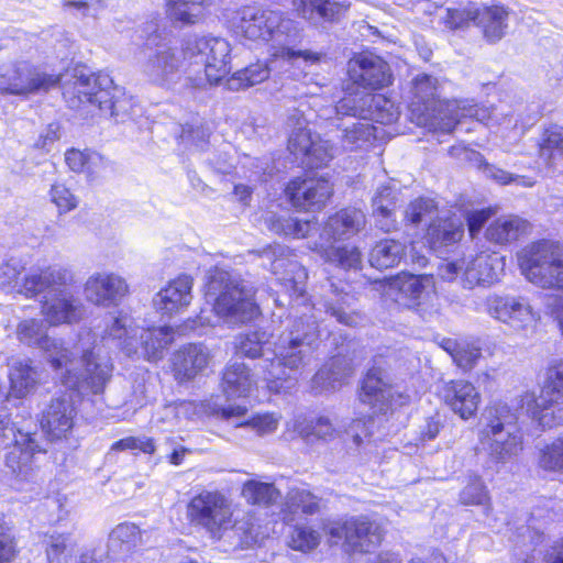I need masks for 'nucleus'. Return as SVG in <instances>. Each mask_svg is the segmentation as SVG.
<instances>
[{"instance_id":"nucleus-8","label":"nucleus","mask_w":563,"mask_h":563,"mask_svg":"<svg viewBox=\"0 0 563 563\" xmlns=\"http://www.w3.org/2000/svg\"><path fill=\"white\" fill-rule=\"evenodd\" d=\"M234 24L238 31L252 41H276L286 43L296 31L292 20L279 10L261 7H243L236 11Z\"/></svg>"},{"instance_id":"nucleus-37","label":"nucleus","mask_w":563,"mask_h":563,"mask_svg":"<svg viewBox=\"0 0 563 563\" xmlns=\"http://www.w3.org/2000/svg\"><path fill=\"white\" fill-rule=\"evenodd\" d=\"M508 11L500 5L476 9L475 22L482 29L484 37L496 43L500 41L508 27Z\"/></svg>"},{"instance_id":"nucleus-24","label":"nucleus","mask_w":563,"mask_h":563,"mask_svg":"<svg viewBox=\"0 0 563 563\" xmlns=\"http://www.w3.org/2000/svg\"><path fill=\"white\" fill-rule=\"evenodd\" d=\"M441 397L444 404L463 420L474 417L482 401L477 388L464 379L446 382L442 387Z\"/></svg>"},{"instance_id":"nucleus-15","label":"nucleus","mask_w":563,"mask_h":563,"mask_svg":"<svg viewBox=\"0 0 563 563\" xmlns=\"http://www.w3.org/2000/svg\"><path fill=\"white\" fill-rule=\"evenodd\" d=\"M336 112L351 117H361L366 121H376L390 124L398 119L395 104L383 95L364 92L362 95H347L336 103Z\"/></svg>"},{"instance_id":"nucleus-10","label":"nucleus","mask_w":563,"mask_h":563,"mask_svg":"<svg viewBox=\"0 0 563 563\" xmlns=\"http://www.w3.org/2000/svg\"><path fill=\"white\" fill-rule=\"evenodd\" d=\"M290 129L288 150L301 164L318 168L333 158V146L329 141H322L318 135H312L308 119L299 111H295L288 118Z\"/></svg>"},{"instance_id":"nucleus-17","label":"nucleus","mask_w":563,"mask_h":563,"mask_svg":"<svg viewBox=\"0 0 563 563\" xmlns=\"http://www.w3.org/2000/svg\"><path fill=\"white\" fill-rule=\"evenodd\" d=\"M67 284H56L41 292L44 294L41 311L49 325L74 323L81 318V303L65 288Z\"/></svg>"},{"instance_id":"nucleus-43","label":"nucleus","mask_w":563,"mask_h":563,"mask_svg":"<svg viewBox=\"0 0 563 563\" xmlns=\"http://www.w3.org/2000/svg\"><path fill=\"white\" fill-rule=\"evenodd\" d=\"M406 254L404 243L385 239L377 242L369 253V263L377 269H386L397 266Z\"/></svg>"},{"instance_id":"nucleus-52","label":"nucleus","mask_w":563,"mask_h":563,"mask_svg":"<svg viewBox=\"0 0 563 563\" xmlns=\"http://www.w3.org/2000/svg\"><path fill=\"white\" fill-rule=\"evenodd\" d=\"M286 511L292 515H312L319 511V499L305 488H292L287 494Z\"/></svg>"},{"instance_id":"nucleus-3","label":"nucleus","mask_w":563,"mask_h":563,"mask_svg":"<svg viewBox=\"0 0 563 563\" xmlns=\"http://www.w3.org/2000/svg\"><path fill=\"white\" fill-rule=\"evenodd\" d=\"M207 295L213 298V311L229 325L253 321L261 311L255 302V288L239 275L214 269L208 282Z\"/></svg>"},{"instance_id":"nucleus-14","label":"nucleus","mask_w":563,"mask_h":563,"mask_svg":"<svg viewBox=\"0 0 563 563\" xmlns=\"http://www.w3.org/2000/svg\"><path fill=\"white\" fill-rule=\"evenodd\" d=\"M487 312L522 335L532 333L540 320V313L522 297H490L487 299Z\"/></svg>"},{"instance_id":"nucleus-2","label":"nucleus","mask_w":563,"mask_h":563,"mask_svg":"<svg viewBox=\"0 0 563 563\" xmlns=\"http://www.w3.org/2000/svg\"><path fill=\"white\" fill-rule=\"evenodd\" d=\"M319 338L314 317L289 321L276 342L274 357L263 361L264 380L271 391H287L296 385L301 371L310 363Z\"/></svg>"},{"instance_id":"nucleus-22","label":"nucleus","mask_w":563,"mask_h":563,"mask_svg":"<svg viewBox=\"0 0 563 563\" xmlns=\"http://www.w3.org/2000/svg\"><path fill=\"white\" fill-rule=\"evenodd\" d=\"M505 260L495 252H481L464 264L462 285L472 289L475 286H490L499 279Z\"/></svg>"},{"instance_id":"nucleus-13","label":"nucleus","mask_w":563,"mask_h":563,"mask_svg":"<svg viewBox=\"0 0 563 563\" xmlns=\"http://www.w3.org/2000/svg\"><path fill=\"white\" fill-rule=\"evenodd\" d=\"M59 75L48 74L26 62L5 64L0 67V92L27 96L48 91L58 86Z\"/></svg>"},{"instance_id":"nucleus-46","label":"nucleus","mask_w":563,"mask_h":563,"mask_svg":"<svg viewBox=\"0 0 563 563\" xmlns=\"http://www.w3.org/2000/svg\"><path fill=\"white\" fill-rule=\"evenodd\" d=\"M294 430L303 439L309 440L316 437L321 440H331L339 434L340 429L328 417H319L313 421H308L303 417H298L294 421Z\"/></svg>"},{"instance_id":"nucleus-5","label":"nucleus","mask_w":563,"mask_h":563,"mask_svg":"<svg viewBox=\"0 0 563 563\" xmlns=\"http://www.w3.org/2000/svg\"><path fill=\"white\" fill-rule=\"evenodd\" d=\"M484 419L479 440L494 461L505 463L522 451V435L517 427V416L507 404H492L485 409Z\"/></svg>"},{"instance_id":"nucleus-26","label":"nucleus","mask_w":563,"mask_h":563,"mask_svg":"<svg viewBox=\"0 0 563 563\" xmlns=\"http://www.w3.org/2000/svg\"><path fill=\"white\" fill-rule=\"evenodd\" d=\"M560 397L545 389L538 398L532 394L525 395L529 416L543 430L563 426V400Z\"/></svg>"},{"instance_id":"nucleus-4","label":"nucleus","mask_w":563,"mask_h":563,"mask_svg":"<svg viewBox=\"0 0 563 563\" xmlns=\"http://www.w3.org/2000/svg\"><path fill=\"white\" fill-rule=\"evenodd\" d=\"M63 96L71 109L95 108L115 120L126 117L132 106L123 89L102 73L77 77L65 86Z\"/></svg>"},{"instance_id":"nucleus-61","label":"nucleus","mask_w":563,"mask_h":563,"mask_svg":"<svg viewBox=\"0 0 563 563\" xmlns=\"http://www.w3.org/2000/svg\"><path fill=\"white\" fill-rule=\"evenodd\" d=\"M165 410L167 415L173 413L177 421L195 420L196 418H200L208 412L207 406L205 404H198L190 400L174 402L168 405Z\"/></svg>"},{"instance_id":"nucleus-36","label":"nucleus","mask_w":563,"mask_h":563,"mask_svg":"<svg viewBox=\"0 0 563 563\" xmlns=\"http://www.w3.org/2000/svg\"><path fill=\"white\" fill-rule=\"evenodd\" d=\"M464 234L463 222L459 217L439 218L428 229L427 240L434 251L457 243Z\"/></svg>"},{"instance_id":"nucleus-44","label":"nucleus","mask_w":563,"mask_h":563,"mask_svg":"<svg viewBox=\"0 0 563 563\" xmlns=\"http://www.w3.org/2000/svg\"><path fill=\"white\" fill-rule=\"evenodd\" d=\"M440 346L448 352L453 362L464 371L473 368L482 356L481 347L467 342H459L450 338L442 339Z\"/></svg>"},{"instance_id":"nucleus-53","label":"nucleus","mask_w":563,"mask_h":563,"mask_svg":"<svg viewBox=\"0 0 563 563\" xmlns=\"http://www.w3.org/2000/svg\"><path fill=\"white\" fill-rule=\"evenodd\" d=\"M142 329H128V318L121 317L117 318L110 328V335L113 339H117L120 342L121 349L129 355H134L139 351V345H141V334Z\"/></svg>"},{"instance_id":"nucleus-11","label":"nucleus","mask_w":563,"mask_h":563,"mask_svg":"<svg viewBox=\"0 0 563 563\" xmlns=\"http://www.w3.org/2000/svg\"><path fill=\"white\" fill-rule=\"evenodd\" d=\"M185 55L202 65L209 84L220 82L231 70L230 43L217 36H195L188 38L184 46Z\"/></svg>"},{"instance_id":"nucleus-58","label":"nucleus","mask_w":563,"mask_h":563,"mask_svg":"<svg viewBox=\"0 0 563 563\" xmlns=\"http://www.w3.org/2000/svg\"><path fill=\"white\" fill-rule=\"evenodd\" d=\"M515 563H563V537L543 551L534 548L530 553L518 556Z\"/></svg>"},{"instance_id":"nucleus-31","label":"nucleus","mask_w":563,"mask_h":563,"mask_svg":"<svg viewBox=\"0 0 563 563\" xmlns=\"http://www.w3.org/2000/svg\"><path fill=\"white\" fill-rule=\"evenodd\" d=\"M351 118L346 122L335 123L340 132L336 137L340 141L341 147L346 151L362 148L376 137V129L371 122L361 117Z\"/></svg>"},{"instance_id":"nucleus-64","label":"nucleus","mask_w":563,"mask_h":563,"mask_svg":"<svg viewBox=\"0 0 563 563\" xmlns=\"http://www.w3.org/2000/svg\"><path fill=\"white\" fill-rule=\"evenodd\" d=\"M312 225L309 220H299L297 218L278 219L274 225L277 233L296 239L305 238L309 234Z\"/></svg>"},{"instance_id":"nucleus-48","label":"nucleus","mask_w":563,"mask_h":563,"mask_svg":"<svg viewBox=\"0 0 563 563\" xmlns=\"http://www.w3.org/2000/svg\"><path fill=\"white\" fill-rule=\"evenodd\" d=\"M537 464L545 472L563 474V435L538 449Z\"/></svg>"},{"instance_id":"nucleus-57","label":"nucleus","mask_w":563,"mask_h":563,"mask_svg":"<svg viewBox=\"0 0 563 563\" xmlns=\"http://www.w3.org/2000/svg\"><path fill=\"white\" fill-rule=\"evenodd\" d=\"M280 419L282 416L276 412L256 413L241 422H236V427H246L258 435H265L277 430Z\"/></svg>"},{"instance_id":"nucleus-45","label":"nucleus","mask_w":563,"mask_h":563,"mask_svg":"<svg viewBox=\"0 0 563 563\" xmlns=\"http://www.w3.org/2000/svg\"><path fill=\"white\" fill-rule=\"evenodd\" d=\"M67 166L75 173L98 175L106 166V159L95 151L70 148L65 153Z\"/></svg>"},{"instance_id":"nucleus-51","label":"nucleus","mask_w":563,"mask_h":563,"mask_svg":"<svg viewBox=\"0 0 563 563\" xmlns=\"http://www.w3.org/2000/svg\"><path fill=\"white\" fill-rule=\"evenodd\" d=\"M322 256L327 262L344 269H358L362 266V253L353 245L338 247L331 245L322 250Z\"/></svg>"},{"instance_id":"nucleus-54","label":"nucleus","mask_w":563,"mask_h":563,"mask_svg":"<svg viewBox=\"0 0 563 563\" xmlns=\"http://www.w3.org/2000/svg\"><path fill=\"white\" fill-rule=\"evenodd\" d=\"M242 495L250 504L268 506L279 498L280 493L273 484L249 481L243 486Z\"/></svg>"},{"instance_id":"nucleus-28","label":"nucleus","mask_w":563,"mask_h":563,"mask_svg":"<svg viewBox=\"0 0 563 563\" xmlns=\"http://www.w3.org/2000/svg\"><path fill=\"white\" fill-rule=\"evenodd\" d=\"M211 354L202 344H188L179 349L173 356V369L179 380H189L206 369Z\"/></svg>"},{"instance_id":"nucleus-9","label":"nucleus","mask_w":563,"mask_h":563,"mask_svg":"<svg viewBox=\"0 0 563 563\" xmlns=\"http://www.w3.org/2000/svg\"><path fill=\"white\" fill-rule=\"evenodd\" d=\"M187 516L195 526L206 529L216 538H220L234 523L231 503L217 490H202L192 497Z\"/></svg>"},{"instance_id":"nucleus-21","label":"nucleus","mask_w":563,"mask_h":563,"mask_svg":"<svg viewBox=\"0 0 563 563\" xmlns=\"http://www.w3.org/2000/svg\"><path fill=\"white\" fill-rule=\"evenodd\" d=\"M390 289L398 290L400 297L395 300L410 309L431 302L435 292V284L432 275L401 274L390 283Z\"/></svg>"},{"instance_id":"nucleus-49","label":"nucleus","mask_w":563,"mask_h":563,"mask_svg":"<svg viewBox=\"0 0 563 563\" xmlns=\"http://www.w3.org/2000/svg\"><path fill=\"white\" fill-rule=\"evenodd\" d=\"M329 299L323 302H319V306H322L327 313H330L340 323L345 325H356L360 321V317L355 313H349L345 311V306H350V301L353 296L344 292H339L335 289H331V294L328 296Z\"/></svg>"},{"instance_id":"nucleus-20","label":"nucleus","mask_w":563,"mask_h":563,"mask_svg":"<svg viewBox=\"0 0 563 563\" xmlns=\"http://www.w3.org/2000/svg\"><path fill=\"white\" fill-rule=\"evenodd\" d=\"M347 73L354 84L368 89L383 88L390 84L391 79L388 64L372 53L354 56L349 62Z\"/></svg>"},{"instance_id":"nucleus-7","label":"nucleus","mask_w":563,"mask_h":563,"mask_svg":"<svg viewBox=\"0 0 563 563\" xmlns=\"http://www.w3.org/2000/svg\"><path fill=\"white\" fill-rule=\"evenodd\" d=\"M23 271L24 267L19 261L9 260L0 263V290L33 298L51 286L71 282V272L58 265L33 268L21 277Z\"/></svg>"},{"instance_id":"nucleus-59","label":"nucleus","mask_w":563,"mask_h":563,"mask_svg":"<svg viewBox=\"0 0 563 563\" xmlns=\"http://www.w3.org/2000/svg\"><path fill=\"white\" fill-rule=\"evenodd\" d=\"M49 200L60 214L67 213L78 206L77 197L62 183H54L48 190Z\"/></svg>"},{"instance_id":"nucleus-19","label":"nucleus","mask_w":563,"mask_h":563,"mask_svg":"<svg viewBox=\"0 0 563 563\" xmlns=\"http://www.w3.org/2000/svg\"><path fill=\"white\" fill-rule=\"evenodd\" d=\"M180 67L181 58L177 51L164 44L147 55L142 73L150 82L170 89L180 79Z\"/></svg>"},{"instance_id":"nucleus-40","label":"nucleus","mask_w":563,"mask_h":563,"mask_svg":"<svg viewBox=\"0 0 563 563\" xmlns=\"http://www.w3.org/2000/svg\"><path fill=\"white\" fill-rule=\"evenodd\" d=\"M540 158L553 173L563 167V128L552 125L544 130L540 141Z\"/></svg>"},{"instance_id":"nucleus-27","label":"nucleus","mask_w":563,"mask_h":563,"mask_svg":"<svg viewBox=\"0 0 563 563\" xmlns=\"http://www.w3.org/2000/svg\"><path fill=\"white\" fill-rule=\"evenodd\" d=\"M461 108L463 100H438L421 111L417 123L434 132L451 133L462 119Z\"/></svg>"},{"instance_id":"nucleus-1","label":"nucleus","mask_w":563,"mask_h":563,"mask_svg":"<svg viewBox=\"0 0 563 563\" xmlns=\"http://www.w3.org/2000/svg\"><path fill=\"white\" fill-rule=\"evenodd\" d=\"M42 320L25 319L16 325L18 340L43 351L44 358L56 372L60 384L79 395L102 394L113 372L111 361L100 354L97 345L80 343L69 349L56 338L48 336Z\"/></svg>"},{"instance_id":"nucleus-63","label":"nucleus","mask_w":563,"mask_h":563,"mask_svg":"<svg viewBox=\"0 0 563 563\" xmlns=\"http://www.w3.org/2000/svg\"><path fill=\"white\" fill-rule=\"evenodd\" d=\"M320 543V534L308 527H296L290 537V547L294 550L308 552Z\"/></svg>"},{"instance_id":"nucleus-39","label":"nucleus","mask_w":563,"mask_h":563,"mask_svg":"<svg viewBox=\"0 0 563 563\" xmlns=\"http://www.w3.org/2000/svg\"><path fill=\"white\" fill-rule=\"evenodd\" d=\"M396 202L397 192L389 185L379 187L373 197V213L377 225L384 232L397 230L398 223L394 218Z\"/></svg>"},{"instance_id":"nucleus-42","label":"nucleus","mask_w":563,"mask_h":563,"mask_svg":"<svg viewBox=\"0 0 563 563\" xmlns=\"http://www.w3.org/2000/svg\"><path fill=\"white\" fill-rule=\"evenodd\" d=\"M140 339L143 357L147 361H157L172 344L174 331L167 327L141 330Z\"/></svg>"},{"instance_id":"nucleus-32","label":"nucleus","mask_w":563,"mask_h":563,"mask_svg":"<svg viewBox=\"0 0 563 563\" xmlns=\"http://www.w3.org/2000/svg\"><path fill=\"white\" fill-rule=\"evenodd\" d=\"M365 214L356 208L342 209L327 221L323 233L328 239H349L365 227Z\"/></svg>"},{"instance_id":"nucleus-60","label":"nucleus","mask_w":563,"mask_h":563,"mask_svg":"<svg viewBox=\"0 0 563 563\" xmlns=\"http://www.w3.org/2000/svg\"><path fill=\"white\" fill-rule=\"evenodd\" d=\"M210 131L200 121L186 124L181 128L179 139L186 145L195 146L198 150H205L208 144Z\"/></svg>"},{"instance_id":"nucleus-56","label":"nucleus","mask_w":563,"mask_h":563,"mask_svg":"<svg viewBox=\"0 0 563 563\" xmlns=\"http://www.w3.org/2000/svg\"><path fill=\"white\" fill-rule=\"evenodd\" d=\"M437 209L434 200L417 198L406 207L404 220L410 224L418 225L423 221L431 220L437 213Z\"/></svg>"},{"instance_id":"nucleus-18","label":"nucleus","mask_w":563,"mask_h":563,"mask_svg":"<svg viewBox=\"0 0 563 563\" xmlns=\"http://www.w3.org/2000/svg\"><path fill=\"white\" fill-rule=\"evenodd\" d=\"M333 187L323 177H297L286 187L292 206L306 211H319L332 196Z\"/></svg>"},{"instance_id":"nucleus-30","label":"nucleus","mask_w":563,"mask_h":563,"mask_svg":"<svg viewBox=\"0 0 563 563\" xmlns=\"http://www.w3.org/2000/svg\"><path fill=\"white\" fill-rule=\"evenodd\" d=\"M393 397V388L380 367L368 369L362 385L360 398L378 411H384Z\"/></svg>"},{"instance_id":"nucleus-12","label":"nucleus","mask_w":563,"mask_h":563,"mask_svg":"<svg viewBox=\"0 0 563 563\" xmlns=\"http://www.w3.org/2000/svg\"><path fill=\"white\" fill-rule=\"evenodd\" d=\"M0 448L10 449L5 465L21 479H30L33 473L34 455L42 449L35 438L15 428L9 417L0 416Z\"/></svg>"},{"instance_id":"nucleus-55","label":"nucleus","mask_w":563,"mask_h":563,"mask_svg":"<svg viewBox=\"0 0 563 563\" xmlns=\"http://www.w3.org/2000/svg\"><path fill=\"white\" fill-rule=\"evenodd\" d=\"M269 341V334L265 331H252L236 338V352L245 357L256 358L263 355L264 345Z\"/></svg>"},{"instance_id":"nucleus-29","label":"nucleus","mask_w":563,"mask_h":563,"mask_svg":"<svg viewBox=\"0 0 563 563\" xmlns=\"http://www.w3.org/2000/svg\"><path fill=\"white\" fill-rule=\"evenodd\" d=\"M346 529V548L352 552L369 553L383 540L382 527L365 517L349 519Z\"/></svg>"},{"instance_id":"nucleus-23","label":"nucleus","mask_w":563,"mask_h":563,"mask_svg":"<svg viewBox=\"0 0 563 563\" xmlns=\"http://www.w3.org/2000/svg\"><path fill=\"white\" fill-rule=\"evenodd\" d=\"M126 282L114 273L92 274L85 284V297L97 306L117 305L128 292Z\"/></svg>"},{"instance_id":"nucleus-16","label":"nucleus","mask_w":563,"mask_h":563,"mask_svg":"<svg viewBox=\"0 0 563 563\" xmlns=\"http://www.w3.org/2000/svg\"><path fill=\"white\" fill-rule=\"evenodd\" d=\"M76 415L71 395L58 393L44 406L40 419L41 428L51 440L66 438L74 428Z\"/></svg>"},{"instance_id":"nucleus-25","label":"nucleus","mask_w":563,"mask_h":563,"mask_svg":"<svg viewBox=\"0 0 563 563\" xmlns=\"http://www.w3.org/2000/svg\"><path fill=\"white\" fill-rule=\"evenodd\" d=\"M192 277L185 274L170 280L155 295L153 299L155 309L166 316L181 312L192 300Z\"/></svg>"},{"instance_id":"nucleus-34","label":"nucleus","mask_w":563,"mask_h":563,"mask_svg":"<svg viewBox=\"0 0 563 563\" xmlns=\"http://www.w3.org/2000/svg\"><path fill=\"white\" fill-rule=\"evenodd\" d=\"M255 386L256 380L244 363L234 362L225 367L222 388L228 398L247 397Z\"/></svg>"},{"instance_id":"nucleus-33","label":"nucleus","mask_w":563,"mask_h":563,"mask_svg":"<svg viewBox=\"0 0 563 563\" xmlns=\"http://www.w3.org/2000/svg\"><path fill=\"white\" fill-rule=\"evenodd\" d=\"M9 367L10 397L21 399L35 390L40 375L31 360H12Z\"/></svg>"},{"instance_id":"nucleus-50","label":"nucleus","mask_w":563,"mask_h":563,"mask_svg":"<svg viewBox=\"0 0 563 563\" xmlns=\"http://www.w3.org/2000/svg\"><path fill=\"white\" fill-rule=\"evenodd\" d=\"M271 69L264 63H255L236 71L228 79L231 90L246 89L261 84L269 77Z\"/></svg>"},{"instance_id":"nucleus-6","label":"nucleus","mask_w":563,"mask_h":563,"mask_svg":"<svg viewBox=\"0 0 563 563\" xmlns=\"http://www.w3.org/2000/svg\"><path fill=\"white\" fill-rule=\"evenodd\" d=\"M521 274L534 286L563 290V246L550 240L531 242L517 253Z\"/></svg>"},{"instance_id":"nucleus-62","label":"nucleus","mask_w":563,"mask_h":563,"mask_svg":"<svg viewBox=\"0 0 563 563\" xmlns=\"http://www.w3.org/2000/svg\"><path fill=\"white\" fill-rule=\"evenodd\" d=\"M488 499V493L477 475L470 476L468 483L460 494V501L463 505H483Z\"/></svg>"},{"instance_id":"nucleus-41","label":"nucleus","mask_w":563,"mask_h":563,"mask_svg":"<svg viewBox=\"0 0 563 563\" xmlns=\"http://www.w3.org/2000/svg\"><path fill=\"white\" fill-rule=\"evenodd\" d=\"M352 366L343 357H333L320 368L313 379V387L320 390L335 389L352 375Z\"/></svg>"},{"instance_id":"nucleus-38","label":"nucleus","mask_w":563,"mask_h":563,"mask_svg":"<svg viewBox=\"0 0 563 563\" xmlns=\"http://www.w3.org/2000/svg\"><path fill=\"white\" fill-rule=\"evenodd\" d=\"M528 229L529 223L520 217H501L489 224L485 236L489 242L504 245L518 240Z\"/></svg>"},{"instance_id":"nucleus-35","label":"nucleus","mask_w":563,"mask_h":563,"mask_svg":"<svg viewBox=\"0 0 563 563\" xmlns=\"http://www.w3.org/2000/svg\"><path fill=\"white\" fill-rule=\"evenodd\" d=\"M208 7L207 0H167L166 14L180 26L195 25L206 19Z\"/></svg>"},{"instance_id":"nucleus-47","label":"nucleus","mask_w":563,"mask_h":563,"mask_svg":"<svg viewBox=\"0 0 563 563\" xmlns=\"http://www.w3.org/2000/svg\"><path fill=\"white\" fill-rule=\"evenodd\" d=\"M438 80L437 78L420 74L415 77L412 81V93L415 100L412 101V112L421 113L426 111L427 107H431L433 102H437Z\"/></svg>"}]
</instances>
